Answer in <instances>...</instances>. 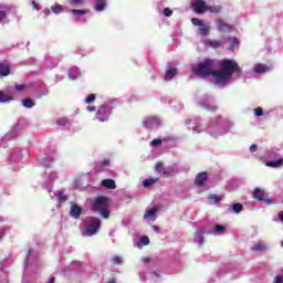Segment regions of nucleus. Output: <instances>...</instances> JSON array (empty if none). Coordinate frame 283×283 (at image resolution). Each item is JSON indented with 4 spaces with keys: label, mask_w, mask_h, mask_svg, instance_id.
<instances>
[{
    "label": "nucleus",
    "mask_w": 283,
    "mask_h": 283,
    "mask_svg": "<svg viewBox=\"0 0 283 283\" xmlns=\"http://www.w3.org/2000/svg\"><path fill=\"white\" fill-rule=\"evenodd\" d=\"M219 71H216V62L213 60L206 59L203 62L192 66V73L196 76H201L207 78V76H212L213 83L216 85H224L233 78V73H237L238 76H241L242 70L235 61L223 60L219 63Z\"/></svg>",
    "instance_id": "1"
},
{
    "label": "nucleus",
    "mask_w": 283,
    "mask_h": 283,
    "mask_svg": "<svg viewBox=\"0 0 283 283\" xmlns=\"http://www.w3.org/2000/svg\"><path fill=\"white\" fill-rule=\"evenodd\" d=\"M92 211L99 213L102 218H109V199L107 197H97L91 205Z\"/></svg>",
    "instance_id": "2"
},
{
    "label": "nucleus",
    "mask_w": 283,
    "mask_h": 283,
    "mask_svg": "<svg viewBox=\"0 0 283 283\" xmlns=\"http://www.w3.org/2000/svg\"><path fill=\"white\" fill-rule=\"evenodd\" d=\"M98 229H101V219L90 218L85 220L84 227L81 229V233L85 238H92V235H96L98 233Z\"/></svg>",
    "instance_id": "3"
},
{
    "label": "nucleus",
    "mask_w": 283,
    "mask_h": 283,
    "mask_svg": "<svg viewBox=\"0 0 283 283\" xmlns=\"http://www.w3.org/2000/svg\"><path fill=\"white\" fill-rule=\"evenodd\" d=\"M27 127L28 120L19 119L13 129L2 138V143L6 140H10V138H17V136H19V132H23V129H25Z\"/></svg>",
    "instance_id": "4"
},
{
    "label": "nucleus",
    "mask_w": 283,
    "mask_h": 283,
    "mask_svg": "<svg viewBox=\"0 0 283 283\" xmlns=\"http://www.w3.org/2000/svg\"><path fill=\"white\" fill-rule=\"evenodd\" d=\"M191 23L192 25H198L199 27V34L201 36H207L211 30V27H209V24H206L202 20L197 19V18H192L191 19Z\"/></svg>",
    "instance_id": "5"
},
{
    "label": "nucleus",
    "mask_w": 283,
    "mask_h": 283,
    "mask_svg": "<svg viewBox=\"0 0 283 283\" xmlns=\"http://www.w3.org/2000/svg\"><path fill=\"white\" fill-rule=\"evenodd\" d=\"M143 125L146 129H156V127H160L163 125V122L158 117H146L143 120Z\"/></svg>",
    "instance_id": "6"
},
{
    "label": "nucleus",
    "mask_w": 283,
    "mask_h": 283,
    "mask_svg": "<svg viewBox=\"0 0 283 283\" xmlns=\"http://www.w3.org/2000/svg\"><path fill=\"white\" fill-rule=\"evenodd\" d=\"M192 8L197 14H202L208 10L207 2H205V0H195Z\"/></svg>",
    "instance_id": "7"
},
{
    "label": "nucleus",
    "mask_w": 283,
    "mask_h": 283,
    "mask_svg": "<svg viewBox=\"0 0 283 283\" xmlns=\"http://www.w3.org/2000/svg\"><path fill=\"white\" fill-rule=\"evenodd\" d=\"M97 118L102 123H105L107 118H109V106L107 105H102L98 111H97Z\"/></svg>",
    "instance_id": "8"
},
{
    "label": "nucleus",
    "mask_w": 283,
    "mask_h": 283,
    "mask_svg": "<svg viewBox=\"0 0 283 283\" xmlns=\"http://www.w3.org/2000/svg\"><path fill=\"white\" fill-rule=\"evenodd\" d=\"M253 196L260 202H266V205H273V200L264 198V190L256 188L253 191Z\"/></svg>",
    "instance_id": "9"
},
{
    "label": "nucleus",
    "mask_w": 283,
    "mask_h": 283,
    "mask_svg": "<svg viewBox=\"0 0 283 283\" xmlns=\"http://www.w3.org/2000/svg\"><path fill=\"white\" fill-rule=\"evenodd\" d=\"M83 212V209L80 206H71L70 216L74 218L75 220H78L81 218V213Z\"/></svg>",
    "instance_id": "10"
},
{
    "label": "nucleus",
    "mask_w": 283,
    "mask_h": 283,
    "mask_svg": "<svg viewBox=\"0 0 283 283\" xmlns=\"http://www.w3.org/2000/svg\"><path fill=\"white\" fill-rule=\"evenodd\" d=\"M49 193H51V198H56L57 202H66L67 201V196H65V193H63L62 191H56V192H53L52 195V191L49 190Z\"/></svg>",
    "instance_id": "11"
},
{
    "label": "nucleus",
    "mask_w": 283,
    "mask_h": 283,
    "mask_svg": "<svg viewBox=\"0 0 283 283\" xmlns=\"http://www.w3.org/2000/svg\"><path fill=\"white\" fill-rule=\"evenodd\" d=\"M217 28H218L219 32H231V30H232L231 24H227L222 20L217 21Z\"/></svg>",
    "instance_id": "12"
},
{
    "label": "nucleus",
    "mask_w": 283,
    "mask_h": 283,
    "mask_svg": "<svg viewBox=\"0 0 283 283\" xmlns=\"http://www.w3.org/2000/svg\"><path fill=\"white\" fill-rule=\"evenodd\" d=\"M78 76H81V71L78 70V67L74 66L69 71V77L71 78V81H76Z\"/></svg>",
    "instance_id": "13"
},
{
    "label": "nucleus",
    "mask_w": 283,
    "mask_h": 283,
    "mask_svg": "<svg viewBox=\"0 0 283 283\" xmlns=\"http://www.w3.org/2000/svg\"><path fill=\"white\" fill-rule=\"evenodd\" d=\"M156 213H158V208H153L144 214V219L145 220H156Z\"/></svg>",
    "instance_id": "14"
},
{
    "label": "nucleus",
    "mask_w": 283,
    "mask_h": 283,
    "mask_svg": "<svg viewBox=\"0 0 283 283\" xmlns=\"http://www.w3.org/2000/svg\"><path fill=\"white\" fill-rule=\"evenodd\" d=\"M102 187H105L106 189H116V181H114V179H103Z\"/></svg>",
    "instance_id": "15"
},
{
    "label": "nucleus",
    "mask_w": 283,
    "mask_h": 283,
    "mask_svg": "<svg viewBox=\"0 0 283 283\" xmlns=\"http://www.w3.org/2000/svg\"><path fill=\"white\" fill-rule=\"evenodd\" d=\"M206 180H207V172H200L199 175H197L195 182L199 187H202V185H205Z\"/></svg>",
    "instance_id": "16"
},
{
    "label": "nucleus",
    "mask_w": 283,
    "mask_h": 283,
    "mask_svg": "<svg viewBox=\"0 0 283 283\" xmlns=\"http://www.w3.org/2000/svg\"><path fill=\"white\" fill-rule=\"evenodd\" d=\"M206 45H209L210 48H213L214 50H218V48H222V42L218 40H206Z\"/></svg>",
    "instance_id": "17"
},
{
    "label": "nucleus",
    "mask_w": 283,
    "mask_h": 283,
    "mask_svg": "<svg viewBox=\"0 0 283 283\" xmlns=\"http://www.w3.org/2000/svg\"><path fill=\"white\" fill-rule=\"evenodd\" d=\"M269 66H266V64H256L254 65V72H256V74H264V72H269Z\"/></svg>",
    "instance_id": "18"
},
{
    "label": "nucleus",
    "mask_w": 283,
    "mask_h": 283,
    "mask_svg": "<svg viewBox=\"0 0 283 283\" xmlns=\"http://www.w3.org/2000/svg\"><path fill=\"white\" fill-rule=\"evenodd\" d=\"M252 251H258V252L266 251V244L262 241H259L254 244V247H252Z\"/></svg>",
    "instance_id": "19"
},
{
    "label": "nucleus",
    "mask_w": 283,
    "mask_h": 283,
    "mask_svg": "<svg viewBox=\"0 0 283 283\" xmlns=\"http://www.w3.org/2000/svg\"><path fill=\"white\" fill-rule=\"evenodd\" d=\"M228 42L230 43L229 50L231 52H233V50H235V48H238V45L240 44V42L238 41V38H229Z\"/></svg>",
    "instance_id": "20"
},
{
    "label": "nucleus",
    "mask_w": 283,
    "mask_h": 283,
    "mask_svg": "<svg viewBox=\"0 0 283 283\" xmlns=\"http://www.w3.org/2000/svg\"><path fill=\"white\" fill-rule=\"evenodd\" d=\"M158 182V178H149V179H145L143 181V185L146 189H148V187H154V185H156Z\"/></svg>",
    "instance_id": "21"
},
{
    "label": "nucleus",
    "mask_w": 283,
    "mask_h": 283,
    "mask_svg": "<svg viewBox=\"0 0 283 283\" xmlns=\"http://www.w3.org/2000/svg\"><path fill=\"white\" fill-rule=\"evenodd\" d=\"M22 105L27 109H32V107H34L35 103H34V99L24 98V99H22Z\"/></svg>",
    "instance_id": "22"
},
{
    "label": "nucleus",
    "mask_w": 283,
    "mask_h": 283,
    "mask_svg": "<svg viewBox=\"0 0 283 283\" xmlns=\"http://www.w3.org/2000/svg\"><path fill=\"white\" fill-rule=\"evenodd\" d=\"M175 74H178V70H176V69H169V70L166 72L165 81H171V78H174Z\"/></svg>",
    "instance_id": "23"
},
{
    "label": "nucleus",
    "mask_w": 283,
    "mask_h": 283,
    "mask_svg": "<svg viewBox=\"0 0 283 283\" xmlns=\"http://www.w3.org/2000/svg\"><path fill=\"white\" fill-rule=\"evenodd\" d=\"M106 2L105 0H97L95 4L96 12H103L105 10Z\"/></svg>",
    "instance_id": "24"
},
{
    "label": "nucleus",
    "mask_w": 283,
    "mask_h": 283,
    "mask_svg": "<svg viewBox=\"0 0 283 283\" xmlns=\"http://www.w3.org/2000/svg\"><path fill=\"white\" fill-rule=\"evenodd\" d=\"M10 74V66L0 64V76H8Z\"/></svg>",
    "instance_id": "25"
},
{
    "label": "nucleus",
    "mask_w": 283,
    "mask_h": 283,
    "mask_svg": "<svg viewBox=\"0 0 283 283\" xmlns=\"http://www.w3.org/2000/svg\"><path fill=\"white\" fill-rule=\"evenodd\" d=\"M196 235H197V242H198V244H200V245H202V244H205V237H202V235H205V230H198L197 232H196Z\"/></svg>",
    "instance_id": "26"
},
{
    "label": "nucleus",
    "mask_w": 283,
    "mask_h": 283,
    "mask_svg": "<svg viewBox=\"0 0 283 283\" xmlns=\"http://www.w3.org/2000/svg\"><path fill=\"white\" fill-rule=\"evenodd\" d=\"M282 164H283V159H279V160H275V161H268L265 164V166L266 167L277 168V167H282Z\"/></svg>",
    "instance_id": "27"
},
{
    "label": "nucleus",
    "mask_w": 283,
    "mask_h": 283,
    "mask_svg": "<svg viewBox=\"0 0 283 283\" xmlns=\"http://www.w3.org/2000/svg\"><path fill=\"white\" fill-rule=\"evenodd\" d=\"M10 101H12V97L0 91V103H10Z\"/></svg>",
    "instance_id": "28"
},
{
    "label": "nucleus",
    "mask_w": 283,
    "mask_h": 283,
    "mask_svg": "<svg viewBox=\"0 0 283 283\" xmlns=\"http://www.w3.org/2000/svg\"><path fill=\"white\" fill-rule=\"evenodd\" d=\"M155 169H156V171H158V174H168L167 170H165L163 163L156 164Z\"/></svg>",
    "instance_id": "29"
},
{
    "label": "nucleus",
    "mask_w": 283,
    "mask_h": 283,
    "mask_svg": "<svg viewBox=\"0 0 283 283\" xmlns=\"http://www.w3.org/2000/svg\"><path fill=\"white\" fill-rule=\"evenodd\" d=\"M65 8L61 4H57L55 7H51L52 12H54V14H60V12H63Z\"/></svg>",
    "instance_id": "30"
},
{
    "label": "nucleus",
    "mask_w": 283,
    "mask_h": 283,
    "mask_svg": "<svg viewBox=\"0 0 283 283\" xmlns=\"http://www.w3.org/2000/svg\"><path fill=\"white\" fill-rule=\"evenodd\" d=\"M232 211L233 213H240V211H242V203H234L232 206Z\"/></svg>",
    "instance_id": "31"
},
{
    "label": "nucleus",
    "mask_w": 283,
    "mask_h": 283,
    "mask_svg": "<svg viewBox=\"0 0 283 283\" xmlns=\"http://www.w3.org/2000/svg\"><path fill=\"white\" fill-rule=\"evenodd\" d=\"M209 12H213L214 14H218L222 8L220 6H213V7H208Z\"/></svg>",
    "instance_id": "32"
},
{
    "label": "nucleus",
    "mask_w": 283,
    "mask_h": 283,
    "mask_svg": "<svg viewBox=\"0 0 283 283\" xmlns=\"http://www.w3.org/2000/svg\"><path fill=\"white\" fill-rule=\"evenodd\" d=\"M214 231L216 233H224V231H227V228H224V226H221V224H216Z\"/></svg>",
    "instance_id": "33"
},
{
    "label": "nucleus",
    "mask_w": 283,
    "mask_h": 283,
    "mask_svg": "<svg viewBox=\"0 0 283 283\" xmlns=\"http://www.w3.org/2000/svg\"><path fill=\"white\" fill-rule=\"evenodd\" d=\"M94 101H96V95L91 94L85 98V103H87L88 105H92V103H94Z\"/></svg>",
    "instance_id": "34"
},
{
    "label": "nucleus",
    "mask_w": 283,
    "mask_h": 283,
    "mask_svg": "<svg viewBox=\"0 0 283 283\" xmlns=\"http://www.w3.org/2000/svg\"><path fill=\"white\" fill-rule=\"evenodd\" d=\"M30 255H32V250H29L28 254H27V261L24 263V271H28V269H30V264L28 262H30Z\"/></svg>",
    "instance_id": "35"
},
{
    "label": "nucleus",
    "mask_w": 283,
    "mask_h": 283,
    "mask_svg": "<svg viewBox=\"0 0 283 283\" xmlns=\"http://www.w3.org/2000/svg\"><path fill=\"white\" fill-rule=\"evenodd\" d=\"M111 262H113V264H123V258H120V256H113L111 259Z\"/></svg>",
    "instance_id": "36"
},
{
    "label": "nucleus",
    "mask_w": 283,
    "mask_h": 283,
    "mask_svg": "<svg viewBox=\"0 0 283 283\" xmlns=\"http://www.w3.org/2000/svg\"><path fill=\"white\" fill-rule=\"evenodd\" d=\"M140 244H143V247H147V244H149V237H142L140 238Z\"/></svg>",
    "instance_id": "37"
},
{
    "label": "nucleus",
    "mask_w": 283,
    "mask_h": 283,
    "mask_svg": "<svg viewBox=\"0 0 283 283\" xmlns=\"http://www.w3.org/2000/svg\"><path fill=\"white\" fill-rule=\"evenodd\" d=\"M72 14H76L77 17H83L85 14V11L78 10V9H73L71 10Z\"/></svg>",
    "instance_id": "38"
},
{
    "label": "nucleus",
    "mask_w": 283,
    "mask_h": 283,
    "mask_svg": "<svg viewBox=\"0 0 283 283\" xmlns=\"http://www.w3.org/2000/svg\"><path fill=\"white\" fill-rule=\"evenodd\" d=\"M54 159H42L43 167H50V164L53 163Z\"/></svg>",
    "instance_id": "39"
},
{
    "label": "nucleus",
    "mask_w": 283,
    "mask_h": 283,
    "mask_svg": "<svg viewBox=\"0 0 283 283\" xmlns=\"http://www.w3.org/2000/svg\"><path fill=\"white\" fill-rule=\"evenodd\" d=\"M254 114L255 116H263L264 111L262 109V107H258L254 109Z\"/></svg>",
    "instance_id": "40"
},
{
    "label": "nucleus",
    "mask_w": 283,
    "mask_h": 283,
    "mask_svg": "<svg viewBox=\"0 0 283 283\" xmlns=\"http://www.w3.org/2000/svg\"><path fill=\"white\" fill-rule=\"evenodd\" d=\"M71 6H83V0H70Z\"/></svg>",
    "instance_id": "41"
},
{
    "label": "nucleus",
    "mask_w": 283,
    "mask_h": 283,
    "mask_svg": "<svg viewBox=\"0 0 283 283\" xmlns=\"http://www.w3.org/2000/svg\"><path fill=\"white\" fill-rule=\"evenodd\" d=\"M172 14H174V11H171V9H169V8L164 9L165 17H171Z\"/></svg>",
    "instance_id": "42"
},
{
    "label": "nucleus",
    "mask_w": 283,
    "mask_h": 283,
    "mask_svg": "<svg viewBox=\"0 0 283 283\" xmlns=\"http://www.w3.org/2000/svg\"><path fill=\"white\" fill-rule=\"evenodd\" d=\"M163 144V140L160 139H154L150 145L151 147H158V145H161Z\"/></svg>",
    "instance_id": "43"
},
{
    "label": "nucleus",
    "mask_w": 283,
    "mask_h": 283,
    "mask_svg": "<svg viewBox=\"0 0 283 283\" xmlns=\"http://www.w3.org/2000/svg\"><path fill=\"white\" fill-rule=\"evenodd\" d=\"M15 90L17 92H23V90H25V85L24 84L15 85Z\"/></svg>",
    "instance_id": "44"
},
{
    "label": "nucleus",
    "mask_w": 283,
    "mask_h": 283,
    "mask_svg": "<svg viewBox=\"0 0 283 283\" xmlns=\"http://www.w3.org/2000/svg\"><path fill=\"white\" fill-rule=\"evenodd\" d=\"M192 132H195L196 134H200L202 129H200V126L197 124L196 126L192 127Z\"/></svg>",
    "instance_id": "45"
},
{
    "label": "nucleus",
    "mask_w": 283,
    "mask_h": 283,
    "mask_svg": "<svg viewBox=\"0 0 283 283\" xmlns=\"http://www.w3.org/2000/svg\"><path fill=\"white\" fill-rule=\"evenodd\" d=\"M250 151H251L252 154L255 153V151H258V145L252 144V145L250 146Z\"/></svg>",
    "instance_id": "46"
},
{
    "label": "nucleus",
    "mask_w": 283,
    "mask_h": 283,
    "mask_svg": "<svg viewBox=\"0 0 283 283\" xmlns=\"http://www.w3.org/2000/svg\"><path fill=\"white\" fill-rule=\"evenodd\" d=\"M210 200H212L216 203L220 200V197L212 195V196H210Z\"/></svg>",
    "instance_id": "47"
},
{
    "label": "nucleus",
    "mask_w": 283,
    "mask_h": 283,
    "mask_svg": "<svg viewBox=\"0 0 283 283\" xmlns=\"http://www.w3.org/2000/svg\"><path fill=\"white\" fill-rule=\"evenodd\" d=\"M57 125H67V119L65 118L59 119Z\"/></svg>",
    "instance_id": "48"
},
{
    "label": "nucleus",
    "mask_w": 283,
    "mask_h": 283,
    "mask_svg": "<svg viewBox=\"0 0 283 283\" xmlns=\"http://www.w3.org/2000/svg\"><path fill=\"white\" fill-rule=\"evenodd\" d=\"M102 167H109V159H104L102 161Z\"/></svg>",
    "instance_id": "49"
},
{
    "label": "nucleus",
    "mask_w": 283,
    "mask_h": 283,
    "mask_svg": "<svg viewBox=\"0 0 283 283\" xmlns=\"http://www.w3.org/2000/svg\"><path fill=\"white\" fill-rule=\"evenodd\" d=\"M50 180H56V172H51L49 176Z\"/></svg>",
    "instance_id": "50"
},
{
    "label": "nucleus",
    "mask_w": 283,
    "mask_h": 283,
    "mask_svg": "<svg viewBox=\"0 0 283 283\" xmlns=\"http://www.w3.org/2000/svg\"><path fill=\"white\" fill-rule=\"evenodd\" d=\"M275 283H283V276H276L275 277Z\"/></svg>",
    "instance_id": "51"
},
{
    "label": "nucleus",
    "mask_w": 283,
    "mask_h": 283,
    "mask_svg": "<svg viewBox=\"0 0 283 283\" xmlns=\"http://www.w3.org/2000/svg\"><path fill=\"white\" fill-rule=\"evenodd\" d=\"M3 19H6V12L0 11V23L2 22Z\"/></svg>",
    "instance_id": "52"
},
{
    "label": "nucleus",
    "mask_w": 283,
    "mask_h": 283,
    "mask_svg": "<svg viewBox=\"0 0 283 283\" xmlns=\"http://www.w3.org/2000/svg\"><path fill=\"white\" fill-rule=\"evenodd\" d=\"M35 10H41V6H39L35 1L32 2Z\"/></svg>",
    "instance_id": "53"
},
{
    "label": "nucleus",
    "mask_w": 283,
    "mask_h": 283,
    "mask_svg": "<svg viewBox=\"0 0 283 283\" xmlns=\"http://www.w3.org/2000/svg\"><path fill=\"white\" fill-rule=\"evenodd\" d=\"M87 111H88V112H96V106H88V107H87Z\"/></svg>",
    "instance_id": "54"
},
{
    "label": "nucleus",
    "mask_w": 283,
    "mask_h": 283,
    "mask_svg": "<svg viewBox=\"0 0 283 283\" xmlns=\"http://www.w3.org/2000/svg\"><path fill=\"white\" fill-rule=\"evenodd\" d=\"M279 219L283 222V211L279 212Z\"/></svg>",
    "instance_id": "55"
},
{
    "label": "nucleus",
    "mask_w": 283,
    "mask_h": 283,
    "mask_svg": "<svg viewBox=\"0 0 283 283\" xmlns=\"http://www.w3.org/2000/svg\"><path fill=\"white\" fill-rule=\"evenodd\" d=\"M54 282H56V279H55L54 276H52V277L49 280V282H46V283H54Z\"/></svg>",
    "instance_id": "56"
},
{
    "label": "nucleus",
    "mask_w": 283,
    "mask_h": 283,
    "mask_svg": "<svg viewBox=\"0 0 283 283\" xmlns=\"http://www.w3.org/2000/svg\"><path fill=\"white\" fill-rule=\"evenodd\" d=\"M153 276L154 277H159L158 273H156V272H153Z\"/></svg>",
    "instance_id": "57"
},
{
    "label": "nucleus",
    "mask_w": 283,
    "mask_h": 283,
    "mask_svg": "<svg viewBox=\"0 0 283 283\" xmlns=\"http://www.w3.org/2000/svg\"><path fill=\"white\" fill-rule=\"evenodd\" d=\"M143 262L147 263V262H149V259L145 258V259H143Z\"/></svg>",
    "instance_id": "58"
},
{
    "label": "nucleus",
    "mask_w": 283,
    "mask_h": 283,
    "mask_svg": "<svg viewBox=\"0 0 283 283\" xmlns=\"http://www.w3.org/2000/svg\"><path fill=\"white\" fill-rule=\"evenodd\" d=\"M203 106H205V107H209V102H205V103H203Z\"/></svg>",
    "instance_id": "59"
},
{
    "label": "nucleus",
    "mask_w": 283,
    "mask_h": 283,
    "mask_svg": "<svg viewBox=\"0 0 283 283\" xmlns=\"http://www.w3.org/2000/svg\"><path fill=\"white\" fill-rule=\"evenodd\" d=\"M3 238V230H0V240Z\"/></svg>",
    "instance_id": "60"
},
{
    "label": "nucleus",
    "mask_w": 283,
    "mask_h": 283,
    "mask_svg": "<svg viewBox=\"0 0 283 283\" xmlns=\"http://www.w3.org/2000/svg\"><path fill=\"white\" fill-rule=\"evenodd\" d=\"M45 14H50V9L44 10Z\"/></svg>",
    "instance_id": "61"
},
{
    "label": "nucleus",
    "mask_w": 283,
    "mask_h": 283,
    "mask_svg": "<svg viewBox=\"0 0 283 283\" xmlns=\"http://www.w3.org/2000/svg\"><path fill=\"white\" fill-rule=\"evenodd\" d=\"M19 159H21V153H18Z\"/></svg>",
    "instance_id": "62"
},
{
    "label": "nucleus",
    "mask_w": 283,
    "mask_h": 283,
    "mask_svg": "<svg viewBox=\"0 0 283 283\" xmlns=\"http://www.w3.org/2000/svg\"><path fill=\"white\" fill-rule=\"evenodd\" d=\"M11 160H14V155L11 156Z\"/></svg>",
    "instance_id": "63"
},
{
    "label": "nucleus",
    "mask_w": 283,
    "mask_h": 283,
    "mask_svg": "<svg viewBox=\"0 0 283 283\" xmlns=\"http://www.w3.org/2000/svg\"><path fill=\"white\" fill-rule=\"evenodd\" d=\"M281 244H282V247H283V241H282V243H281Z\"/></svg>",
    "instance_id": "64"
}]
</instances>
